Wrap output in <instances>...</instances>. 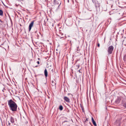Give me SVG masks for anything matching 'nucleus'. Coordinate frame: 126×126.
Segmentation results:
<instances>
[{
  "instance_id": "obj_1",
  "label": "nucleus",
  "mask_w": 126,
  "mask_h": 126,
  "mask_svg": "<svg viewBox=\"0 0 126 126\" xmlns=\"http://www.w3.org/2000/svg\"><path fill=\"white\" fill-rule=\"evenodd\" d=\"M8 104L11 110L13 111L17 110V106L15 102L11 99L8 100Z\"/></svg>"
},
{
  "instance_id": "obj_2",
  "label": "nucleus",
  "mask_w": 126,
  "mask_h": 126,
  "mask_svg": "<svg viewBox=\"0 0 126 126\" xmlns=\"http://www.w3.org/2000/svg\"><path fill=\"white\" fill-rule=\"evenodd\" d=\"M114 47L112 46H109L108 48V51L109 54H111L113 50Z\"/></svg>"
},
{
  "instance_id": "obj_3",
  "label": "nucleus",
  "mask_w": 126,
  "mask_h": 126,
  "mask_svg": "<svg viewBox=\"0 0 126 126\" xmlns=\"http://www.w3.org/2000/svg\"><path fill=\"white\" fill-rule=\"evenodd\" d=\"M34 21H33L32 22H31V23L30 24L29 26V31H30L31 30L32 28L33 27L34 23Z\"/></svg>"
},
{
  "instance_id": "obj_4",
  "label": "nucleus",
  "mask_w": 126,
  "mask_h": 126,
  "mask_svg": "<svg viewBox=\"0 0 126 126\" xmlns=\"http://www.w3.org/2000/svg\"><path fill=\"white\" fill-rule=\"evenodd\" d=\"M56 0H54L53 1V3L54 4H59V6L60 5V4L61 3V1L60 0H59L58 1V2H56Z\"/></svg>"
},
{
  "instance_id": "obj_5",
  "label": "nucleus",
  "mask_w": 126,
  "mask_h": 126,
  "mask_svg": "<svg viewBox=\"0 0 126 126\" xmlns=\"http://www.w3.org/2000/svg\"><path fill=\"white\" fill-rule=\"evenodd\" d=\"M121 100V99L120 97H118L117 99L115 100V102L117 104H118L120 103Z\"/></svg>"
},
{
  "instance_id": "obj_6",
  "label": "nucleus",
  "mask_w": 126,
  "mask_h": 126,
  "mask_svg": "<svg viewBox=\"0 0 126 126\" xmlns=\"http://www.w3.org/2000/svg\"><path fill=\"white\" fill-rule=\"evenodd\" d=\"M63 99L66 102H70L69 99L66 96H64L63 97Z\"/></svg>"
},
{
  "instance_id": "obj_7",
  "label": "nucleus",
  "mask_w": 126,
  "mask_h": 126,
  "mask_svg": "<svg viewBox=\"0 0 126 126\" xmlns=\"http://www.w3.org/2000/svg\"><path fill=\"white\" fill-rule=\"evenodd\" d=\"M92 122L93 125L95 126H96L97 125H96V122H95V121H94V118H93V117H92Z\"/></svg>"
},
{
  "instance_id": "obj_8",
  "label": "nucleus",
  "mask_w": 126,
  "mask_h": 126,
  "mask_svg": "<svg viewBox=\"0 0 126 126\" xmlns=\"http://www.w3.org/2000/svg\"><path fill=\"white\" fill-rule=\"evenodd\" d=\"M44 75L46 77H47L48 75V73L46 69H45L44 72Z\"/></svg>"
},
{
  "instance_id": "obj_9",
  "label": "nucleus",
  "mask_w": 126,
  "mask_h": 126,
  "mask_svg": "<svg viewBox=\"0 0 126 126\" xmlns=\"http://www.w3.org/2000/svg\"><path fill=\"white\" fill-rule=\"evenodd\" d=\"M10 120L11 122L12 123H14V118L12 116L10 117Z\"/></svg>"
},
{
  "instance_id": "obj_10",
  "label": "nucleus",
  "mask_w": 126,
  "mask_h": 126,
  "mask_svg": "<svg viewBox=\"0 0 126 126\" xmlns=\"http://www.w3.org/2000/svg\"><path fill=\"white\" fill-rule=\"evenodd\" d=\"M52 86H54L56 84V83L54 81H52Z\"/></svg>"
},
{
  "instance_id": "obj_11",
  "label": "nucleus",
  "mask_w": 126,
  "mask_h": 126,
  "mask_svg": "<svg viewBox=\"0 0 126 126\" xmlns=\"http://www.w3.org/2000/svg\"><path fill=\"white\" fill-rule=\"evenodd\" d=\"M3 15V12L0 9V16H2Z\"/></svg>"
},
{
  "instance_id": "obj_12",
  "label": "nucleus",
  "mask_w": 126,
  "mask_h": 126,
  "mask_svg": "<svg viewBox=\"0 0 126 126\" xmlns=\"http://www.w3.org/2000/svg\"><path fill=\"white\" fill-rule=\"evenodd\" d=\"M59 109L60 110H62L63 109V107L62 105H60L59 106Z\"/></svg>"
},
{
  "instance_id": "obj_13",
  "label": "nucleus",
  "mask_w": 126,
  "mask_h": 126,
  "mask_svg": "<svg viewBox=\"0 0 126 126\" xmlns=\"http://www.w3.org/2000/svg\"><path fill=\"white\" fill-rule=\"evenodd\" d=\"M8 122V125L9 126H11V124L9 122V121Z\"/></svg>"
},
{
  "instance_id": "obj_14",
  "label": "nucleus",
  "mask_w": 126,
  "mask_h": 126,
  "mask_svg": "<svg viewBox=\"0 0 126 126\" xmlns=\"http://www.w3.org/2000/svg\"><path fill=\"white\" fill-rule=\"evenodd\" d=\"M124 107H126V103H125L124 104Z\"/></svg>"
},
{
  "instance_id": "obj_15",
  "label": "nucleus",
  "mask_w": 126,
  "mask_h": 126,
  "mask_svg": "<svg viewBox=\"0 0 126 126\" xmlns=\"http://www.w3.org/2000/svg\"><path fill=\"white\" fill-rule=\"evenodd\" d=\"M97 46L98 47H100V44L99 43H98L97 44Z\"/></svg>"
},
{
  "instance_id": "obj_16",
  "label": "nucleus",
  "mask_w": 126,
  "mask_h": 126,
  "mask_svg": "<svg viewBox=\"0 0 126 126\" xmlns=\"http://www.w3.org/2000/svg\"><path fill=\"white\" fill-rule=\"evenodd\" d=\"M37 63L38 64H39V63H40V62H39V61H38L37 62Z\"/></svg>"
},
{
  "instance_id": "obj_17",
  "label": "nucleus",
  "mask_w": 126,
  "mask_h": 126,
  "mask_svg": "<svg viewBox=\"0 0 126 126\" xmlns=\"http://www.w3.org/2000/svg\"><path fill=\"white\" fill-rule=\"evenodd\" d=\"M86 121H88V118H86Z\"/></svg>"
},
{
  "instance_id": "obj_18",
  "label": "nucleus",
  "mask_w": 126,
  "mask_h": 126,
  "mask_svg": "<svg viewBox=\"0 0 126 126\" xmlns=\"http://www.w3.org/2000/svg\"><path fill=\"white\" fill-rule=\"evenodd\" d=\"M78 72H79V73H80V70H79V71H78Z\"/></svg>"
},
{
  "instance_id": "obj_19",
  "label": "nucleus",
  "mask_w": 126,
  "mask_h": 126,
  "mask_svg": "<svg viewBox=\"0 0 126 126\" xmlns=\"http://www.w3.org/2000/svg\"><path fill=\"white\" fill-rule=\"evenodd\" d=\"M82 111L83 112L84 111V109H83V108H82Z\"/></svg>"
},
{
  "instance_id": "obj_20",
  "label": "nucleus",
  "mask_w": 126,
  "mask_h": 126,
  "mask_svg": "<svg viewBox=\"0 0 126 126\" xmlns=\"http://www.w3.org/2000/svg\"><path fill=\"white\" fill-rule=\"evenodd\" d=\"M100 4V3H99L98 4V5H99V4Z\"/></svg>"
},
{
  "instance_id": "obj_21",
  "label": "nucleus",
  "mask_w": 126,
  "mask_h": 126,
  "mask_svg": "<svg viewBox=\"0 0 126 126\" xmlns=\"http://www.w3.org/2000/svg\"><path fill=\"white\" fill-rule=\"evenodd\" d=\"M37 66H35V67H37Z\"/></svg>"
}]
</instances>
